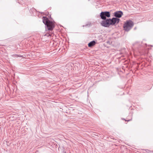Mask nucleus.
Returning a JSON list of instances; mask_svg holds the SVG:
<instances>
[{
    "instance_id": "obj_4",
    "label": "nucleus",
    "mask_w": 153,
    "mask_h": 153,
    "mask_svg": "<svg viewBox=\"0 0 153 153\" xmlns=\"http://www.w3.org/2000/svg\"><path fill=\"white\" fill-rule=\"evenodd\" d=\"M100 16L102 19L105 20L106 19V17H110V12L108 11L102 12L100 13Z\"/></svg>"
},
{
    "instance_id": "obj_8",
    "label": "nucleus",
    "mask_w": 153,
    "mask_h": 153,
    "mask_svg": "<svg viewBox=\"0 0 153 153\" xmlns=\"http://www.w3.org/2000/svg\"><path fill=\"white\" fill-rule=\"evenodd\" d=\"M64 153H66V152H64Z\"/></svg>"
},
{
    "instance_id": "obj_5",
    "label": "nucleus",
    "mask_w": 153,
    "mask_h": 153,
    "mask_svg": "<svg viewBox=\"0 0 153 153\" xmlns=\"http://www.w3.org/2000/svg\"><path fill=\"white\" fill-rule=\"evenodd\" d=\"M123 15V13L121 11H118L114 12V16L115 17V18L119 19Z\"/></svg>"
},
{
    "instance_id": "obj_6",
    "label": "nucleus",
    "mask_w": 153,
    "mask_h": 153,
    "mask_svg": "<svg viewBox=\"0 0 153 153\" xmlns=\"http://www.w3.org/2000/svg\"><path fill=\"white\" fill-rule=\"evenodd\" d=\"M96 44V42L95 41L93 40L90 42L88 44V46L91 47L93 46Z\"/></svg>"
},
{
    "instance_id": "obj_7",
    "label": "nucleus",
    "mask_w": 153,
    "mask_h": 153,
    "mask_svg": "<svg viewBox=\"0 0 153 153\" xmlns=\"http://www.w3.org/2000/svg\"><path fill=\"white\" fill-rule=\"evenodd\" d=\"M122 119L123 120H125V121H130L131 120V119L129 120H125V119H124V118H123Z\"/></svg>"
},
{
    "instance_id": "obj_3",
    "label": "nucleus",
    "mask_w": 153,
    "mask_h": 153,
    "mask_svg": "<svg viewBox=\"0 0 153 153\" xmlns=\"http://www.w3.org/2000/svg\"><path fill=\"white\" fill-rule=\"evenodd\" d=\"M134 25V23L131 21H127L123 26L124 30L127 32L131 29Z\"/></svg>"
},
{
    "instance_id": "obj_2",
    "label": "nucleus",
    "mask_w": 153,
    "mask_h": 153,
    "mask_svg": "<svg viewBox=\"0 0 153 153\" xmlns=\"http://www.w3.org/2000/svg\"><path fill=\"white\" fill-rule=\"evenodd\" d=\"M42 21L45 25L46 30L52 31L55 26L54 21L50 20L46 16H43L42 18Z\"/></svg>"
},
{
    "instance_id": "obj_1",
    "label": "nucleus",
    "mask_w": 153,
    "mask_h": 153,
    "mask_svg": "<svg viewBox=\"0 0 153 153\" xmlns=\"http://www.w3.org/2000/svg\"><path fill=\"white\" fill-rule=\"evenodd\" d=\"M104 20L101 22V25L105 27H109L111 25H113L116 23H119L120 19L116 18H113L112 19H106Z\"/></svg>"
}]
</instances>
